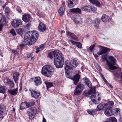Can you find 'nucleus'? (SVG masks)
I'll return each instance as SVG.
<instances>
[{
  "instance_id": "1",
  "label": "nucleus",
  "mask_w": 122,
  "mask_h": 122,
  "mask_svg": "<svg viewBox=\"0 0 122 122\" xmlns=\"http://www.w3.org/2000/svg\"><path fill=\"white\" fill-rule=\"evenodd\" d=\"M48 57L50 58H54V64L57 68H61L64 64L63 60V55L61 52L58 50H56L49 53Z\"/></svg>"
},
{
  "instance_id": "2",
  "label": "nucleus",
  "mask_w": 122,
  "mask_h": 122,
  "mask_svg": "<svg viewBox=\"0 0 122 122\" xmlns=\"http://www.w3.org/2000/svg\"><path fill=\"white\" fill-rule=\"evenodd\" d=\"M54 72V68L50 65H47L45 66L42 69V74L47 77H51V75Z\"/></svg>"
},
{
  "instance_id": "3",
  "label": "nucleus",
  "mask_w": 122,
  "mask_h": 122,
  "mask_svg": "<svg viewBox=\"0 0 122 122\" xmlns=\"http://www.w3.org/2000/svg\"><path fill=\"white\" fill-rule=\"evenodd\" d=\"M108 59L109 61L108 60L107 64L109 68L111 70H114L116 69V67L114 66L116 65L117 61L116 58L112 56H108Z\"/></svg>"
},
{
  "instance_id": "4",
  "label": "nucleus",
  "mask_w": 122,
  "mask_h": 122,
  "mask_svg": "<svg viewBox=\"0 0 122 122\" xmlns=\"http://www.w3.org/2000/svg\"><path fill=\"white\" fill-rule=\"evenodd\" d=\"M26 34L24 37V42L26 45H32L35 43L37 39L30 36L28 37H26Z\"/></svg>"
},
{
  "instance_id": "5",
  "label": "nucleus",
  "mask_w": 122,
  "mask_h": 122,
  "mask_svg": "<svg viewBox=\"0 0 122 122\" xmlns=\"http://www.w3.org/2000/svg\"><path fill=\"white\" fill-rule=\"evenodd\" d=\"M83 85L81 83H79L77 86L74 94L75 95H80L83 89Z\"/></svg>"
},
{
  "instance_id": "6",
  "label": "nucleus",
  "mask_w": 122,
  "mask_h": 122,
  "mask_svg": "<svg viewBox=\"0 0 122 122\" xmlns=\"http://www.w3.org/2000/svg\"><path fill=\"white\" fill-rule=\"evenodd\" d=\"M22 24L21 20L20 19H14L12 22L11 25L14 28L19 26Z\"/></svg>"
},
{
  "instance_id": "7",
  "label": "nucleus",
  "mask_w": 122,
  "mask_h": 122,
  "mask_svg": "<svg viewBox=\"0 0 122 122\" xmlns=\"http://www.w3.org/2000/svg\"><path fill=\"white\" fill-rule=\"evenodd\" d=\"M98 47L100 48L98 54L99 55L106 53L108 51H110V49L100 45L98 46Z\"/></svg>"
},
{
  "instance_id": "8",
  "label": "nucleus",
  "mask_w": 122,
  "mask_h": 122,
  "mask_svg": "<svg viewBox=\"0 0 122 122\" xmlns=\"http://www.w3.org/2000/svg\"><path fill=\"white\" fill-rule=\"evenodd\" d=\"M25 34H26V37H30V36L33 37V38H36L37 39V37L38 34L37 31H31L27 32Z\"/></svg>"
},
{
  "instance_id": "9",
  "label": "nucleus",
  "mask_w": 122,
  "mask_h": 122,
  "mask_svg": "<svg viewBox=\"0 0 122 122\" xmlns=\"http://www.w3.org/2000/svg\"><path fill=\"white\" fill-rule=\"evenodd\" d=\"M95 87H92L90 91L88 92V94L90 95H92L91 97V99H94L96 96L95 93Z\"/></svg>"
},
{
  "instance_id": "10",
  "label": "nucleus",
  "mask_w": 122,
  "mask_h": 122,
  "mask_svg": "<svg viewBox=\"0 0 122 122\" xmlns=\"http://www.w3.org/2000/svg\"><path fill=\"white\" fill-rule=\"evenodd\" d=\"M38 28L39 30L41 32H43L46 30V26L43 22H41L39 23Z\"/></svg>"
},
{
  "instance_id": "11",
  "label": "nucleus",
  "mask_w": 122,
  "mask_h": 122,
  "mask_svg": "<svg viewBox=\"0 0 122 122\" xmlns=\"http://www.w3.org/2000/svg\"><path fill=\"white\" fill-rule=\"evenodd\" d=\"M35 112H34V110L33 109H30L28 111V113L30 119H32L34 117Z\"/></svg>"
},
{
  "instance_id": "12",
  "label": "nucleus",
  "mask_w": 122,
  "mask_h": 122,
  "mask_svg": "<svg viewBox=\"0 0 122 122\" xmlns=\"http://www.w3.org/2000/svg\"><path fill=\"white\" fill-rule=\"evenodd\" d=\"M80 78V76L78 74H76L74 75V76L71 78V79L74 81V84L76 85L79 80Z\"/></svg>"
},
{
  "instance_id": "13",
  "label": "nucleus",
  "mask_w": 122,
  "mask_h": 122,
  "mask_svg": "<svg viewBox=\"0 0 122 122\" xmlns=\"http://www.w3.org/2000/svg\"><path fill=\"white\" fill-rule=\"evenodd\" d=\"M73 21L76 24H78L81 22L82 20L80 16L78 15L75 17L73 16L72 18Z\"/></svg>"
},
{
  "instance_id": "14",
  "label": "nucleus",
  "mask_w": 122,
  "mask_h": 122,
  "mask_svg": "<svg viewBox=\"0 0 122 122\" xmlns=\"http://www.w3.org/2000/svg\"><path fill=\"white\" fill-rule=\"evenodd\" d=\"M105 109H111L114 105L113 101H111L105 103Z\"/></svg>"
},
{
  "instance_id": "15",
  "label": "nucleus",
  "mask_w": 122,
  "mask_h": 122,
  "mask_svg": "<svg viewBox=\"0 0 122 122\" xmlns=\"http://www.w3.org/2000/svg\"><path fill=\"white\" fill-rule=\"evenodd\" d=\"M31 96L35 98H37L40 95V92H37L36 91L33 90L31 91Z\"/></svg>"
},
{
  "instance_id": "16",
  "label": "nucleus",
  "mask_w": 122,
  "mask_h": 122,
  "mask_svg": "<svg viewBox=\"0 0 122 122\" xmlns=\"http://www.w3.org/2000/svg\"><path fill=\"white\" fill-rule=\"evenodd\" d=\"M30 15L25 14L23 16L22 19L25 22H27L30 21Z\"/></svg>"
},
{
  "instance_id": "17",
  "label": "nucleus",
  "mask_w": 122,
  "mask_h": 122,
  "mask_svg": "<svg viewBox=\"0 0 122 122\" xmlns=\"http://www.w3.org/2000/svg\"><path fill=\"white\" fill-rule=\"evenodd\" d=\"M104 112V113L107 116H110L112 115V112L111 109H105Z\"/></svg>"
},
{
  "instance_id": "18",
  "label": "nucleus",
  "mask_w": 122,
  "mask_h": 122,
  "mask_svg": "<svg viewBox=\"0 0 122 122\" xmlns=\"http://www.w3.org/2000/svg\"><path fill=\"white\" fill-rule=\"evenodd\" d=\"M77 0H69L68 2V6L70 8L73 7L74 6V3L76 2Z\"/></svg>"
},
{
  "instance_id": "19",
  "label": "nucleus",
  "mask_w": 122,
  "mask_h": 122,
  "mask_svg": "<svg viewBox=\"0 0 122 122\" xmlns=\"http://www.w3.org/2000/svg\"><path fill=\"white\" fill-rule=\"evenodd\" d=\"M34 82L36 86L40 85L41 83V79L39 77H37L35 78Z\"/></svg>"
},
{
  "instance_id": "20",
  "label": "nucleus",
  "mask_w": 122,
  "mask_h": 122,
  "mask_svg": "<svg viewBox=\"0 0 122 122\" xmlns=\"http://www.w3.org/2000/svg\"><path fill=\"white\" fill-rule=\"evenodd\" d=\"M83 80L86 84V85L90 88L91 87V84L88 78H83Z\"/></svg>"
},
{
  "instance_id": "21",
  "label": "nucleus",
  "mask_w": 122,
  "mask_h": 122,
  "mask_svg": "<svg viewBox=\"0 0 122 122\" xmlns=\"http://www.w3.org/2000/svg\"><path fill=\"white\" fill-rule=\"evenodd\" d=\"M105 109V103H102L100 104L97 107V110L99 111L102 109L104 110Z\"/></svg>"
},
{
  "instance_id": "22",
  "label": "nucleus",
  "mask_w": 122,
  "mask_h": 122,
  "mask_svg": "<svg viewBox=\"0 0 122 122\" xmlns=\"http://www.w3.org/2000/svg\"><path fill=\"white\" fill-rule=\"evenodd\" d=\"M70 41L73 45H76V46L79 48L81 49L82 47L81 44L79 42L74 41L72 40H70Z\"/></svg>"
},
{
  "instance_id": "23",
  "label": "nucleus",
  "mask_w": 122,
  "mask_h": 122,
  "mask_svg": "<svg viewBox=\"0 0 122 122\" xmlns=\"http://www.w3.org/2000/svg\"><path fill=\"white\" fill-rule=\"evenodd\" d=\"M66 34L68 36H70L74 40H76L77 39V37L73 33H71L69 32H67Z\"/></svg>"
},
{
  "instance_id": "24",
  "label": "nucleus",
  "mask_w": 122,
  "mask_h": 122,
  "mask_svg": "<svg viewBox=\"0 0 122 122\" xmlns=\"http://www.w3.org/2000/svg\"><path fill=\"white\" fill-rule=\"evenodd\" d=\"M68 61H66L65 62V64L66 65L65 67V69L66 71V72L67 73L69 69H71L73 68L70 65H69V64L68 63Z\"/></svg>"
},
{
  "instance_id": "25",
  "label": "nucleus",
  "mask_w": 122,
  "mask_h": 122,
  "mask_svg": "<svg viewBox=\"0 0 122 122\" xmlns=\"http://www.w3.org/2000/svg\"><path fill=\"white\" fill-rule=\"evenodd\" d=\"M70 65L71 67H75L77 66V62L76 60H72L70 62Z\"/></svg>"
},
{
  "instance_id": "26",
  "label": "nucleus",
  "mask_w": 122,
  "mask_h": 122,
  "mask_svg": "<svg viewBox=\"0 0 122 122\" xmlns=\"http://www.w3.org/2000/svg\"><path fill=\"white\" fill-rule=\"evenodd\" d=\"M90 2L96 5L97 6L100 7L101 5L99 2L97 0H89Z\"/></svg>"
},
{
  "instance_id": "27",
  "label": "nucleus",
  "mask_w": 122,
  "mask_h": 122,
  "mask_svg": "<svg viewBox=\"0 0 122 122\" xmlns=\"http://www.w3.org/2000/svg\"><path fill=\"white\" fill-rule=\"evenodd\" d=\"M70 11L71 12L73 13H80L81 10L80 9L78 8H73L70 10Z\"/></svg>"
},
{
  "instance_id": "28",
  "label": "nucleus",
  "mask_w": 122,
  "mask_h": 122,
  "mask_svg": "<svg viewBox=\"0 0 122 122\" xmlns=\"http://www.w3.org/2000/svg\"><path fill=\"white\" fill-rule=\"evenodd\" d=\"M109 17L105 14L103 15L101 18V19L103 22H106L108 21Z\"/></svg>"
},
{
  "instance_id": "29",
  "label": "nucleus",
  "mask_w": 122,
  "mask_h": 122,
  "mask_svg": "<svg viewBox=\"0 0 122 122\" xmlns=\"http://www.w3.org/2000/svg\"><path fill=\"white\" fill-rule=\"evenodd\" d=\"M19 76L18 73H16L13 75V78L15 83H17L18 81V77Z\"/></svg>"
},
{
  "instance_id": "30",
  "label": "nucleus",
  "mask_w": 122,
  "mask_h": 122,
  "mask_svg": "<svg viewBox=\"0 0 122 122\" xmlns=\"http://www.w3.org/2000/svg\"><path fill=\"white\" fill-rule=\"evenodd\" d=\"M100 20H99L96 19L94 21L93 25L95 28H97L98 27L100 24Z\"/></svg>"
},
{
  "instance_id": "31",
  "label": "nucleus",
  "mask_w": 122,
  "mask_h": 122,
  "mask_svg": "<svg viewBox=\"0 0 122 122\" xmlns=\"http://www.w3.org/2000/svg\"><path fill=\"white\" fill-rule=\"evenodd\" d=\"M18 90L17 89H15L13 90H8V92L10 93L13 95H16L17 93V91Z\"/></svg>"
},
{
  "instance_id": "32",
  "label": "nucleus",
  "mask_w": 122,
  "mask_h": 122,
  "mask_svg": "<svg viewBox=\"0 0 122 122\" xmlns=\"http://www.w3.org/2000/svg\"><path fill=\"white\" fill-rule=\"evenodd\" d=\"M16 31L18 34L22 35L23 34L24 29L23 28H19L16 30Z\"/></svg>"
},
{
  "instance_id": "33",
  "label": "nucleus",
  "mask_w": 122,
  "mask_h": 122,
  "mask_svg": "<svg viewBox=\"0 0 122 122\" xmlns=\"http://www.w3.org/2000/svg\"><path fill=\"white\" fill-rule=\"evenodd\" d=\"M65 11L64 7L63 6L61 7L60 8L58 12L59 14L61 15H62L64 13Z\"/></svg>"
},
{
  "instance_id": "34",
  "label": "nucleus",
  "mask_w": 122,
  "mask_h": 122,
  "mask_svg": "<svg viewBox=\"0 0 122 122\" xmlns=\"http://www.w3.org/2000/svg\"><path fill=\"white\" fill-rule=\"evenodd\" d=\"M108 56L107 54H105L104 55H103L102 56V58L103 61H106V63L108 62V60L107 58L108 59V56Z\"/></svg>"
},
{
  "instance_id": "35",
  "label": "nucleus",
  "mask_w": 122,
  "mask_h": 122,
  "mask_svg": "<svg viewBox=\"0 0 122 122\" xmlns=\"http://www.w3.org/2000/svg\"><path fill=\"white\" fill-rule=\"evenodd\" d=\"M45 84L47 90L49 88L53 86L52 83L51 82H45Z\"/></svg>"
},
{
  "instance_id": "36",
  "label": "nucleus",
  "mask_w": 122,
  "mask_h": 122,
  "mask_svg": "<svg viewBox=\"0 0 122 122\" xmlns=\"http://www.w3.org/2000/svg\"><path fill=\"white\" fill-rule=\"evenodd\" d=\"M6 89V87L5 86H3L0 87V93H4Z\"/></svg>"
},
{
  "instance_id": "37",
  "label": "nucleus",
  "mask_w": 122,
  "mask_h": 122,
  "mask_svg": "<svg viewBox=\"0 0 122 122\" xmlns=\"http://www.w3.org/2000/svg\"><path fill=\"white\" fill-rule=\"evenodd\" d=\"M88 113L91 115L94 114L96 112V110H87Z\"/></svg>"
},
{
  "instance_id": "38",
  "label": "nucleus",
  "mask_w": 122,
  "mask_h": 122,
  "mask_svg": "<svg viewBox=\"0 0 122 122\" xmlns=\"http://www.w3.org/2000/svg\"><path fill=\"white\" fill-rule=\"evenodd\" d=\"M25 103L26 108H28L31 106H33L34 104V102L32 103L31 102H29L27 103L25 102Z\"/></svg>"
},
{
  "instance_id": "39",
  "label": "nucleus",
  "mask_w": 122,
  "mask_h": 122,
  "mask_svg": "<svg viewBox=\"0 0 122 122\" xmlns=\"http://www.w3.org/2000/svg\"><path fill=\"white\" fill-rule=\"evenodd\" d=\"M117 121V119L115 117H111L109 119V122H116Z\"/></svg>"
},
{
  "instance_id": "40",
  "label": "nucleus",
  "mask_w": 122,
  "mask_h": 122,
  "mask_svg": "<svg viewBox=\"0 0 122 122\" xmlns=\"http://www.w3.org/2000/svg\"><path fill=\"white\" fill-rule=\"evenodd\" d=\"M26 108L25 102H23L21 103L20 105V109L22 110L25 109Z\"/></svg>"
},
{
  "instance_id": "41",
  "label": "nucleus",
  "mask_w": 122,
  "mask_h": 122,
  "mask_svg": "<svg viewBox=\"0 0 122 122\" xmlns=\"http://www.w3.org/2000/svg\"><path fill=\"white\" fill-rule=\"evenodd\" d=\"M81 9L83 11H88L89 10L90 11V8L88 7L87 6H85L82 7L81 8Z\"/></svg>"
},
{
  "instance_id": "42",
  "label": "nucleus",
  "mask_w": 122,
  "mask_h": 122,
  "mask_svg": "<svg viewBox=\"0 0 122 122\" xmlns=\"http://www.w3.org/2000/svg\"><path fill=\"white\" fill-rule=\"evenodd\" d=\"M92 22V21L90 18H87L86 19V23L88 25H89Z\"/></svg>"
},
{
  "instance_id": "43",
  "label": "nucleus",
  "mask_w": 122,
  "mask_h": 122,
  "mask_svg": "<svg viewBox=\"0 0 122 122\" xmlns=\"http://www.w3.org/2000/svg\"><path fill=\"white\" fill-rule=\"evenodd\" d=\"M95 65L96 68L98 71H100L101 70V68L96 63H95Z\"/></svg>"
},
{
  "instance_id": "44",
  "label": "nucleus",
  "mask_w": 122,
  "mask_h": 122,
  "mask_svg": "<svg viewBox=\"0 0 122 122\" xmlns=\"http://www.w3.org/2000/svg\"><path fill=\"white\" fill-rule=\"evenodd\" d=\"M11 11L8 7H6L5 10V12L6 14H9L10 12Z\"/></svg>"
},
{
  "instance_id": "45",
  "label": "nucleus",
  "mask_w": 122,
  "mask_h": 122,
  "mask_svg": "<svg viewBox=\"0 0 122 122\" xmlns=\"http://www.w3.org/2000/svg\"><path fill=\"white\" fill-rule=\"evenodd\" d=\"M4 109L3 108V107L0 106V114H2L4 113Z\"/></svg>"
},
{
  "instance_id": "46",
  "label": "nucleus",
  "mask_w": 122,
  "mask_h": 122,
  "mask_svg": "<svg viewBox=\"0 0 122 122\" xmlns=\"http://www.w3.org/2000/svg\"><path fill=\"white\" fill-rule=\"evenodd\" d=\"M10 33L13 36H15L16 35L14 29H11L10 31Z\"/></svg>"
},
{
  "instance_id": "47",
  "label": "nucleus",
  "mask_w": 122,
  "mask_h": 122,
  "mask_svg": "<svg viewBox=\"0 0 122 122\" xmlns=\"http://www.w3.org/2000/svg\"><path fill=\"white\" fill-rule=\"evenodd\" d=\"M12 83H14L12 81H11L10 79H7V80L6 83L8 85H10Z\"/></svg>"
},
{
  "instance_id": "48",
  "label": "nucleus",
  "mask_w": 122,
  "mask_h": 122,
  "mask_svg": "<svg viewBox=\"0 0 122 122\" xmlns=\"http://www.w3.org/2000/svg\"><path fill=\"white\" fill-rule=\"evenodd\" d=\"M95 44H94L93 45L91 46L89 48L90 50L91 51H93V49L94 48L95 46Z\"/></svg>"
},
{
  "instance_id": "49",
  "label": "nucleus",
  "mask_w": 122,
  "mask_h": 122,
  "mask_svg": "<svg viewBox=\"0 0 122 122\" xmlns=\"http://www.w3.org/2000/svg\"><path fill=\"white\" fill-rule=\"evenodd\" d=\"M91 100L92 101V102L95 104H97L99 103L98 101H97L95 99H93Z\"/></svg>"
},
{
  "instance_id": "50",
  "label": "nucleus",
  "mask_w": 122,
  "mask_h": 122,
  "mask_svg": "<svg viewBox=\"0 0 122 122\" xmlns=\"http://www.w3.org/2000/svg\"><path fill=\"white\" fill-rule=\"evenodd\" d=\"M120 112V109L118 108H117L116 110L115 113L116 114H119Z\"/></svg>"
},
{
  "instance_id": "51",
  "label": "nucleus",
  "mask_w": 122,
  "mask_h": 122,
  "mask_svg": "<svg viewBox=\"0 0 122 122\" xmlns=\"http://www.w3.org/2000/svg\"><path fill=\"white\" fill-rule=\"evenodd\" d=\"M90 9L91 10V11L93 12L97 10L96 8L94 7H92L91 8H90Z\"/></svg>"
},
{
  "instance_id": "52",
  "label": "nucleus",
  "mask_w": 122,
  "mask_h": 122,
  "mask_svg": "<svg viewBox=\"0 0 122 122\" xmlns=\"http://www.w3.org/2000/svg\"><path fill=\"white\" fill-rule=\"evenodd\" d=\"M34 109V112H35V113L39 112L40 111V110L38 108L35 109Z\"/></svg>"
},
{
  "instance_id": "53",
  "label": "nucleus",
  "mask_w": 122,
  "mask_h": 122,
  "mask_svg": "<svg viewBox=\"0 0 122 122\" xmlns=\"http://www.w3.org/2000/svg\"><path fill=\"white\" fill-rule=\"evenodd\" d=\"M8 85L10 86V88H11L14 87V83H12L11 84Z\"/></svg>"
},
{
  "instance_id": "54",
  "label": "nucleus",
  "mask_w": 122,
  "mask_h": 122,
  "mask_svg": "<svg viewBox=\"0 0 122 122\" xmlns=\"http://www.w3.org/2000/svg\"><path fill=\"white\" fill-rule=\"evenodd\" d=\"M3 18V15L2 14L0 13V22H1Z\"/></svg>"
},
{
  "instance_id": "55",
  "label": "nucleus",
  "mask_w": 122,
  "mask_h": 122,
  "mask_svg": "<svg viewBox=\"0 0 122 122\" xmlns=\"http://www.w3.org/2000/svg\"><path fill=\"white\" fill-rule=\"evenodd\" d=\"M12 51L15 54H17L18 53V52L17 51L15 50H12Z\"/></svg>"
},
{
  "instance_id": "56",
  "label": "nucleus",
  "mask_w": 122,
  "mask_h": 122,
  "mask_svg": "<svg viewBox=\"0 0 122 122\" xmlns=\"http://www.w3.org/2000/svg\"><path fill=\"white\" fill-rule=\"evenodd\" d=\"M44 45H40L39 46V48L40 49H42L44 48Z\"/></svg>"
},
{
  "instance_id": "57",
  "label": "nucleus",
  "mask_w": 122,
  "mask_h": 122,
  "mask_svg": "<svg viewBox=\"0 0 122 122\" xmlns=\"http://www.w3.org/2000/svg\"><path fill=\"white\" fill-rule=\"evenodd\" d=\"M39 49H40V48L39 47H38V48H37V49H36V53H37L39 52L40 51V50Z\"/></svg>"
},
{
  "instance_id": "58",
  "label": "nucleus",
  "mask_w": 122,
  "mask_h": 122,
  "mask_svg": "<svg viewBox=\"0 0 122 122\" xmlns=\"http://www.w3.org/2000/svg\"><path fill=\"white\" fill-rule=\"evenodd\" d=\"M3 25L2 24L0 25V31H1L2 29Z\"/></svg>"
},
{
  "instance_id": "59",
  "label": "nucleus",
  "mask_w": 122,
  "mask_h": 122,
  "mask_svg": "<svg viewBox=\"0 0 122 122\" xmlns=\"http://www.w3.org/2000/svg\"><path fill=\"white\" fill-rule=\"evenodd\" d=\"M25 45L24 44H22L20 45H19L18 46H19L21 47H22L24 46Z\"/></svg>"
},
{
  "instance_id": "60",
  "label": "nucleus",
  "mask_w": 122,
  "mask_h": 122,
  "mask_svg": "<svg viewBox=\"0 0 122 122\" xmlns=\"http://www.w3.org/2000/svg\"><path fill=\"white\" fill-rule=\"evenodd\" d=\"M42 121L43 122H46V120L44 117L43 118Z\"/></svg>"
},
{
  "instance_id": "61",
  "label": "nucleus",
  "mask_w": 122,
  "mask_h": 122,
  "mask_svg": "<svg viewBox=\"0 0 122 122\" xmlns=\"http://www.w3.org/2000/svg\"><path fill=\"white\" fill-rule=\"evenodd\" d=\"M6 5V4H5L2 7L3 9H4Z\"/></svg>"
},
{
  "instance_id": "62",
  "label": "nucleus",
  "mask_w": 122,
  "mask_h": 122,
  "mask_svg": "<svg viewBox=\"0 0 122 122\" xmlns=\"http://www.w3.org/2000/svg\"><path fill=\"white\" fill-rule=\"evenodd\" d=\"M121 74V79L122 80V71Z\"/></svg>"
},
{
  "instance_id": "63",
  "label": "nucleus",
  "mask_w": 122,
  "mask_h": 122,
  "mask_svg": "<svg viewBox=\"0 0 122 122\" xmlns=\"http://www.w3.org/2000/svg\"><path fill=\"white\" fill-rule=\"evenodd\" d=\"M103 79L104 81L105 82H106V81H107V80H106V79L104 77V78H103Z\"/></svg>"
},
{
  "instance_id": "64",
  "label": "nucleus",
  "mask_w": 122,
  "mask_h": 122,
  "mask_svg": "<svg viewBox=\"0 0 122 122\" xmlns=\"http://www.w3.org/2000/svg\"><path fill=\"white\" fill-rule=\"evenodd\" d=\"M101 100V98H98V101H100Z\"/></svg>"
}]
</instances>
